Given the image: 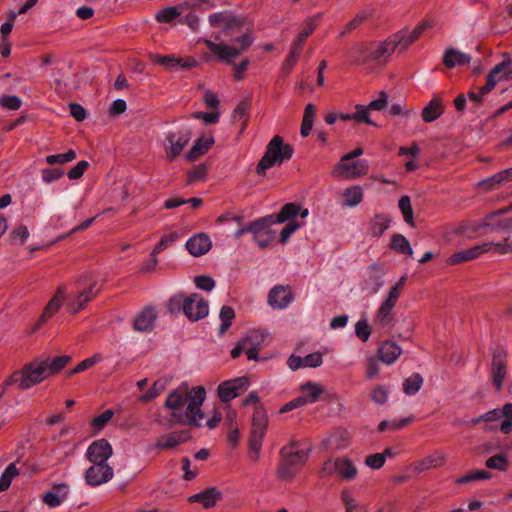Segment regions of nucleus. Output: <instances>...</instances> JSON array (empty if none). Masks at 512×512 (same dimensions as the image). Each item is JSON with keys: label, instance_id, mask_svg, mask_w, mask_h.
Here are the masks:
<instances>
[{"label": "nucleus", "instance_id": "39448f33", "mask_svg": "<svg viewBox=\"0 0 512 512\" xmlns=\"http://www.w3.org/2000/svg\"><path fill=\"white\" fill-rule=\"evenodd\" d=\"M207 48L217 56L220 62L231 64L232 60L246 51L253 43L250 32L243 33L240 37L232 40V44H217L211 40H204Z\"/></svg>", "mask_w": 512, "mask_h": 512}, {"label": "nucleus", "instance_id": "de8ad7c7", "mask_svg": "<svg viewBox=\"0 0 512 512\" xmlns=\"http://www.w3.org/2000/svg\"><path fill=\"white\" fill-rule=\"evenodd\" d=\"M19 474L15 463H10L0 477V492L6 491L13 480Z\"/></svg>", "mask_w": 512, "mask_h": 512}, {"label": "nucleus", "instance_id": "052dcab7", "mask_svg": "<svg viewBox=\"0 0 512 512\" xmlns=\"http://www.w3.org/2000/svg\"><path fill=\"white\" fill-rule=\"evenodd\" d=\"M275 238V231L269 227L265 231L261 232L257 236L253 238V240L256 242V244L261 248L264 249L268 247L272 241Z\"/></svg>", "mask_w": 512, "mask_h": 512}, {"label": "nucleus", "instance_id": "4c0bfd02", "mask_svg": "<svg viewBox=\"0 0 512 512\" xmlns=\"http://www.w3.org/2000/svg\"><path fill=\"white\" fill-rule=\"evenodd\" d=\"M443 105L439 98H433L422 111V119L430 123L438 119L443 114Z\"/></svg>", "mask_w": 512, "mask_h": 512}, {"label": "nucleus", "instance_id": "5701e85b", "mask_svg": "<svg viewBox=\"0 0 512 512\" xmlns=\"http://www.w3.org/2000/svg\"><path fill=\"white\" fill-rule=\"evenodd\" d=\"M68 491V485L65 483L54 484L50 491L43 494L42 501L49 508H56L67 498Z\"/></svg>", "mask_w": 512, "mask_h": 512}, {"label": "nucleus", "instance_id": "bb28decb", "mask_svg": "<svg viewBox=\"0 0 512 512\" xmlns=\"http://www.w3.org/2000/svg\"><path fill=\"white\" fill-rule=\"evenodd\" d=\"M321 18L322 13H318L314 16L308 17L304 22V28L292 42L291 47L296 50L302 51L306 39L315 30Z\"/></svg>", "mask_w": 512, "mask_h": 512}, {"label": "nucleus", "instance_id": "4468645a", "mask_svg": "<svg viewBox=\"0 0 512 512\" xmlns=\"http://www.w3.org/2000/svg\"><path fill=\"white\" fill-rule=\"evenodd\" d=\"M506 373V354L502 349H496L491 362V378L497 391L502 389Z\"/></svg>", "mask_w": 512, "mask_h": 512}, {"label": "nucleus", "instance_id": "f03ea898", "mask_svg": "<svg viewBox=\"0 0 512 512\" xmlns=\"http://www.w3.org/2000/svg\"><path fill=\"white\" fill-rule=\"evenodd\" d=\"M170 314L183 313L190 321H198L208 315V303L198 293L185 295L178 293L172 296L167 303Z\"/></svg>", "mask_w": 512, "mask_h": 512}, {"label": "nucleus", "instance_id": "f8f14e48", "mask_svg": "<svg viewBox=\"0 0 512 512\" xmlns=\"http://www.w3.org/2000/svg\"><path fill=\"white\" fill-rule=\"evenodd\" d=\"M113 476V468L108 463H92L84 478L89 486L96 487L109 482Z\"/></svg>", "mask_w": 512, "mask_h": 512}, {"label": "nucleus", "instance_id": "f257e3e1", "mask_svg": "<svg viewBox=\"0 0 512 512\" xmlns=\"http://www.w3.org/2000/svg\"><path fill=\"white\" fill-rule=\"evenodd\" d=\"M205 397L206 391L203 386L189 390L187 384H183L168 394L165 406L171 410V416L176 423H189L201 427L200 421L204 418L201 406Z\"/></svg>", "mask_w": 512, "mask_h": 512}, {"label": "nucleus", "instance_id": "49530a36", "mask_svg": "<svg viewBox=\"0 0 512 512\" xmlns=\"http://www.w3.org/2000/svg\"><path fill=\"white\" fill-rule=\"evenodd\" d=\"M391 248L408 256L413 255V249L409 241L401 234H395L392 238Z\"/></svg>", "mask_w": 512, "mask_h": 512}, {"label": "nucleus", "instance_id": "37998d69", "mask_svg": "<svg viewBox=\"0 0 512 512\" xmlns=\"http://www.w3.org/2000/svg\"><path fill=\"white\" fill-rule=\"evenodd\" d=\"M71 357L69 355H62L50 360L49 358L43 360L49 375H54L60 372L69 362Z\"/></svg>", "mask_w": 512, "mask_h": 512}, {"label": "nucleus", "instance_id": "2f4dec72", "mask_svg": "<svg viewBox=\"0 0 512 512\" xmlns=\"http://www.w3.org/2000/svg\"><path fill=\"white\" fill-rule=\"evenodd\" d=\"M509 181H512V168L505 169L489 178L482 180L479 182V188L484 192H488Z\"/></svg>", "mask_w": 512, "mask_h": 512}, {"label": "nucleus", "instance_id": "cd10ccee", "mask_svg": "<svg viewBox=\"0 0 512 512\" xmlns=\"http://www.w3.org/2000/svg\"><path fill=\"white\" fill-rule=\"evenodd\" d=\"M222 497V493L216 488L211 487L200 493L194 494L189 497V502H198L206 509L212 508L216 505L217 501Z\"/></svg>", "mask_w": 512, "mask_h": 512}, {"label": "nucleus", "instance_id": "79ce46f5", "mask_svg": "<svg viewBox=\"0 0 512 512\" xmlns=\"http://www.w3.org/2000/svg\"><path fill=\"white\" fill-rule=\"evenodd\" d=\"M274 222V215H267L261 218L256 219L253 222H250L249 225V233L252 234L253 238L260 234L261 232L265 231L269 227H271Z\"/></svg>", "mask_w": 512, "mask_h": 512}, {"label": "nucleus", "instance_id": "e2e57ef3", "mask_svg": "<svg viewBox=\"0 0 512 512\" xmlns=\"http://www.w3.org/2000/svg\"><path fill=\"white\" fill-rule=\"evenodd\" d=\"M113 415L114 412L112 410H105L102 414L98 415L93 419V421L91 422V426L97 431H99L107 425V423L111 420Z\"/></svg>", "mask_w": 512, "mask_h": 512}, {"label": "nucleus", "instance_id": "a211bd4d", "mask_svg": "<svg viewBox=\"0 0 512 512\" xmlns=\"http://www.w3.org/2000/svg\"><path fill=\"white\" fill-rule=\"evenodd\" d=\"M293 300V294L289 287L278 285L272 288L268 294V303L272 308L284 309Z\"/></svg>", "mask_w": 512, "mask_h": 512}, {"label": "nucleus", "instance_id": "3c124183", "mask_svg": "<svg viewBox=\"0 0 512 512\" xmlns=\"http://www.w3.org/2000/svg\"><path fill=\"white\" fill-rule=\"evenodd\" d=\"M485 465L489 469H495L499 471H506L508 469V459L504 454H497L488 458Z\"/></svg>", "mask_w": 512, "mask_h": 512}, {"label": "nucleus", "instance_id": "1a4fd4ad", "mask_svg": "<svg viewBox=\"0 0 512 512\" xmlns=\"http://www.w3.org/2000/svg\"><path fill=\"white\" fill-rule=\"evenodd\" d=\"M88 283V287L80 291L75 299L69 302L68 309L71 313L76 314L82 310L87 303H89L98 293L99 289L95 290L96 281L91 280L89 274H83L77 280V285L82 286Z\"/></svg>", "mask_w": 512, "mask_h": 512}, {"label": "nucleus", "instance_id": "b1692460", "mask_svg": "<svg viewBox=\"0 0 512 512\" xmlns=\"http://www.w3.org/2000/svg\"><path fill=\"white\" fill-rule=\"evenodd\" d=\"M386 273L385 266L379 263H373L368 267V279L365 280L366 287H369L371 293L375 294L383 286V277Z\"/></svg>", "mask_w": 512, "mask_h": 512}, {"label": "nucleus", "instance_id": "774afa93", "mask_svg": "<svg viewBox=\"0 0 512 512\" xmlns=\"http://www.w3.org/2000/svg\"><path fill=\"white\" fill-rule=\"evenodd\" d=\"M63 175V170L61 168H46L41 171L42 179L45 183H51Z\"/></svg>", "mask_w": 512, "mask_h": 512}, {"label": "nucleus", "instance_id": "2eb2a0df", "mask_svg": "<svg viewBox=\"0 0 512 512\" xmlns=\"http://www.w3.org/2000/svg\"><path fill=\"white\" fill-rule=\"evenodd\" d=\"M112 454V446L106 439L102 438L89 445L86 451V458L91 463H107Z\"/></svg>", "mask_w": 512, "mask_h": 512}, {"label": "nucleus", "instance_id": "dca6fc26", "mask_svg": "<svg viewBox=\"0 0 512 512\" xmlns=\"http://www.w3.org/2000/svg\"><path fill=\"white\" fill-rule=\"evenodd\" d=\"M350 161L351 160H344V157H342L335 167V175L345 179H353L366 174L367 166L363 161H355L351 163Z\"/></svg>", "mask_w": 512, "mask_h": 512}, {"label": "nucleus", "instance_id": "ddd939ff", "mask_svg": "<svg viewBox=\"0 0 512 512\" xmlns=\"http://www.w3.org/2000/svg\"><path fill=\"white\" fill-rule=\"evenodd\" d=\"M432 25L431 21H424L417 25L412 31L403 29L392 34L397 50L400 52L405 51L423 34L426 29L431 28Z\"/></svg>", "mask_w": 512, "mask_h": 512}, {"label": "nucleus", "instance_id": "603ef678", "mask_svg": "<svg viewBox=\"0 0 512 512\" xmlns=\"http://www.w3.org/2000/svg\"><path fill=\"white\" fill-rule=\"evenodd\" d=\"M242 342H245V346L254 347V348H260L262 343L265 340V334L264 332L260 330H253L250 331L245 337H243Z\"/></svg>", "mask_w": 512, "mask_h": 512}, {"label": "nucleus", "instance_id": "680f3d73", "mask_svg": "<svg viewBox=\"0 0 512 512\" xmlns=\"http://www.w3.org/2000/svg\"><path fill=\"white\" fill-rule=\"evenodd\" d=\"M352 52L357 54L355 57V62L357 64H362L371 60V47L368 48L366 45L357 44L352 48Z\"/></svg>", "mask_w": 512, "mask_h": 512}, {"label": "nucleus", "instance_id": "13d9d810", "mask_svg": "<svg viewBox=\"0 0 512 512\" xmlns=\"http://www.w3.org/2000/svg\"><path fill=\"white\" fill-rule=\"evenodd\" d=\"M355 108H356V112L352 113L353 120H355L356 122H359V123L363 122V123H366L369 125H375L370 118V114H369L370 109L368 106L357 104L355 106Z\"/></svg>", "mask_w": 512, "mask_h": 512}, {"label": "nucleus", "instance_id": "c9c22d12", "mask_svg": "<svg viewBox=\"0 0 512 512\" xmlns=\"http://www.w3.org/2000/svg\"><path fill=\"white\" fill-rule=\"evenodd\" d=\"M186 7V3L179 4L177 6H170L159 10L155 19L159 23H172L176 18L182 15Z\"/></svg>", "mask_w": 512, "mask_h": 512}, {"label": "nucleus", "instance_id": "f3484780", "mask_svg": "<svg viewBox=\"0 0 512 512\" xmlns=\"http://www.w3.org/2000/svg\"><path fill=\"white\" fill-rule=\"evenodd\" d=\"M502 417L505 419L500 425V430L504 434H509L512 431V403H506L501 409H493L482 414L484 422L497 421Z\"/></svg>", "mask_w": 512, "mask_h": 512}, {"label": "nucleus", "instance_id": "864d4df0", "mask_svg": "<svg viewBox=\"0 0 512 512\" xmlns=\"http://www.w3.org/2000/svg\"><path fill=\"white\" fill-rule=\"evenodd\" d=\"M101 360H102V356L100 354H95L92 357H89V358L81 361L75 368L71 369L68 372V376H72L74 374L83 372V371L93 367L94 365L99 363Z\"/></svg>", "mask_w": 512, "mask_h": 512}, {"label": "nucleus", "instance_id": "09e8293b", "mask_svg": "<svg viewBox=\"0 0 512 512\" xmlns=\"http://www.w3.org/2000/svg\"><path fill=\"white\" fill-rule=\"evenodd\" d=\"M221 325L219 328V333L223 334L227 331V329L231 326L233 319L235 318L234 309L230 306H223L220 310Z\"/></svg>", "mask_w": 512, "mask_h": 512}, {"label": "nucleus", "instance_id": "412c9836", "mask_svg": "<svg viewBox=\"0 0 512 512\" xmlns=\"http://www.w3.org/2000/svg\"><path fill=\"white\" fill-rule=\"evenodd\" d=\"M212 247L210 237L205 233H198L189 238L186 242V249L194 257L206 254Z\"/></svg>", "mask_w": 512, "mask_h": 512}, {"label": "nucleus", "instance_id": "6e6552de", "mask_svg": "<svg viewBox=\"0 0 512 512\" xmlns=\"http://www.w3.org/2000/svg\"><path fill=\"white\" fill-rule=\"evenodd\" d=\"M492 248L500 254L512 253V244L508 243L507 240L499 243L489 242L456 252L452 254L446 262L449 265H457L462 262L476 259L480 255L490 251Z\"/></svg>", "mask_w": 512, "mask_h": 512}, {"label": "nucleus", "instance_id": "72a5a7b5", "mask_svg": "<svg viewBox=\"0 0 512 512\" xmlns=\"http://www.w3.org/2000/svg\"><path fill=\"white\" fill-rule=\"evenodd\" d=\"M470 60L471 57L468 54H465L454 48L446 49L445 54L443 56V63L449 69H452L456 66L468 64Z\"/></svg>", "mask_w": 512, "mask_h": 512}, {"label": "nucleus", "instance_id": "bf43d9fd", "mask_svg": "<svg viewBox=\"0 0 512 512\" xmlns=\"http://www.w3.org/2000/svg\"><path fill=\"white\" fill-rule=\"evenodd\" d=\"M370 14L366 11L359 12L354 19H352L344 28V30L340 33V37H344L346 34H349L354 29H356L359 25H361Z\"/></svg>", "mask_w": 512, "mask_h": 512}, {"label": "nucleus", "instance_id": "338daca9", "mask_svg": "<svg viewBox=\"0 0 512 512\" xmlns=\"http://www.w3.org/2000/svg\"><path fill=\"white\" fill-rule=\"evenodd\" d=\"M88 167L89 163L85 160H81L68 171L67 176L71 180H77L83 176Z\"/></svg>", "mask_w": 512, "mask_h": 512}, {"label": "nucleus", "instance_id": "7ed1b4c3", "mask_svg": "<svg viewBox=\"0 0 512 512\" xmlns=\"http://www.w3.org/2000/svg\"><path fill=\"white\" fill-rule=\"evenodd\" d=\"M49 376L45 363L34 361L24 365L21 371L14 372L4 381V385L18 384L21 390H26L39 384Z\"/></svg>", "mask_w": 512, "mask_h": 512}, {"label": "nucleus", "instance_id": "69168bd1", "mask_svg": "<svg viewBox=\"0 0 512 512\" xmlns=\"http://www.w3.org/2000/svg\"><path fill=\"white\" fill-rule=\"evenodd\" d=\"M355 334L363 342L368 341V339H369V337L371 335V330H370V327L368 325L367 320L362 319V320H359L356 323V325H355Z\"/></svg>", "mask_w": 512, "mask_h": 512}, {"label": "nucleus", "instance_id": "f704fd0d", "mask_svg": "<svg viewBox=\"0 0 512 512\" xmlns=\"http://www.w3.org/2000/svg\"><path fill=\"white\" fill-rule=\"evenodd\" d=\"M214 139L212 136H202L196 140L192 148L186 154V158L189 161H195L201 155L206 153L209 148L213 145Z\"/></svg>", "mask_w": 512, "mask_h": 512}, {"label": "nucleus", "instance_id": "20e7f679", "mask_svg": "<svg viewBox=\"0 0 512 512\" xmlns=\"http://www.w3.org/2000/svg\"><path fill=\"white\" fill-rule=\"evenodd\" d=\"M292 155L293 147L290 144H284L282 137L279 135L274 136L266 146V151L257 164V174L264 176L267 169L289 160Z\"/></svg>", "mask_w": 512, "mask_h": 512}, {"label": "nucleus", "instance_id": "0e129e2a", "mask_svg": "<svg viewBox=\"0 0 512 512\" xmlns=\"http://www.w3.org/2000/svg\"><path fill=\"white\" fill-rule=\"evenodd\" d=\"M29 237L28 228L25 225H18L11 231V239L23 245Z\"/></svg>", "mask_w": 512, "mask_h": 512}, {"label": "nucleus", "instance_id": "423d86ee", "mask_svg": "<svg viewBox=\"0 0 512 512\" xmlns=\"http://www.w3.org/2000/svg\"><path fill=\"white\" fill-rule=\"evenodd\" d=\"M281 464L278 468V476L282 480H290L304 466L308 459L307 451L296 449V443L284 446L281 451Z\"/></svg>", "mask_w": 512, "mask_h": 512}, {"label": "nucleus", "instance_id": "0eeeda50", "mask_svg": "<svg viewBox=\"0 0 512 512\" xmlns=\"http://www.w3.org/2000/svg\"><path fill=\"white\" fill-rule=\"evenodd\" d=\"M267 424L268 420L265 411L261 407H256L253 414L248 451V457L253 462L259 460Z\"/></svg>", "mask_w": 512, "mask_h": 512}, {"label": "nucleus", "instance_id": "4d7b16f0", "mask_svg": "<svg viewBox=\"0 0 512 512\" xmlns=\"http://www.w3.org/2000/svg\"><path fill=\"white\" fill-rule=\"evenodd\" d=\"M179 237L180 235L177 232L164 235L153 249V255H158L160 252L170 247Z\"/></svg>", "mask_w": 512, "mask_h": 512}, {"label": "nucleus", "instance_id": "393cba45", "mask_svg": "<svg viewBox=\"0 0 512 512\" xmlns=\"http://www.w3.org/2000/svg\"><path fill=\"white\" fill-rule=\"evenodd\" d=\"M65 299V288L64 286H59L54 297L48 302L46 305L40 319L38 320L35 328H39V326L50 319L62 306V303Z\"/></svg>", "mask_w": 512, "mask_h": 512}, {"label": "nucleus", "instance_id": "c85d7f7f", "mask_svg": "<svg viewBox=\"0 0 512 512\" xmlns=\"http://www.w3.org/2000/svg\"><path fill=\"white\" fill-rule=\"evenodd\" d=\"M396 50L397 47L391 35L381 43L371 44V60H386Z\"/></svg>", "mask_w": 512, "mask_h": 512}, {"label": "nucleus", "instance_id": "6e6d98bb", "mask_svg": "<svg viewBox=\"0 0 512 512\" xmlns=\"http://www.w3.org/2000/svg\"><path fill=\"white\" fill-rule=\"evenodd\" d=\"M75 159H76L75 151L69 150L66 153H62V154L48 155L46 157V162L49 165H55V164H64L67 162H71Z\"/></svg>", "mask_w": 512, "mask_h": 512}, {"label": "nucleus", "instance_id": "4be33fe9", "mask_svg": "<svg viewBox=\"0 0 512 512\" xmlns=\"http://www.w3.org/2000/svg\"><path fill=\"white\" fill-rule=\"evenodd\" d=\"M209 22L213 27L224 24L223 32L226 34H229L231 31L240 32L242 28V22L236 17L228 15L226 12L211 14L209 16Z\"/></svg>", "mask_w": 512, "mask_h": 512}, {"label": "nucleus", "instance_id": "ea45409f", "mask_svg": "<svg viewBox=\"0 0 512 512\" xmlns=\"http://www.w3.org/2000/svg\"><path fill=\"white\" fill-rule=\"evenodd\" d=\"M300 390L302 392V396L306 398L307 403L316 402L321 396V394L324 392L323 386L311 381H308L305 384L301 385Z\"/></svg>", "mask_w": 512, "mask_h": 512}, {"label": "nucleus", "instance_id": "6ab92c4d", "mask_svg": "<svg viewBox=\"0 0 512 512\" xmlns=\"http://www.w3.org/2000/svg\"><path fill=\"white\" fill-rule=\"evenodd\" d=\"M398 299L395 296L387 295L386 299L380 305L376 316L375 322L381 327H387L391 325L394 320V307L397 303Z\"/></svg>", "mask_w": 512, "mask_h": 512}, {"label": "nucleus", "instance_id": "a19ab883", "mask_svg": "<svg viewBox=\"0 0 512 512\" xmlns=\"http://www.w3.org/2000/svg\"><path fill=\"white\" fill-rule=\"evenodd\" d=\"M390 218L385 214H376L370 222V232L374 237H380L388 229Z\"/></svg>", "mask_w": 512, "mask_h": 512}, {"label": "nucleus", "instance_id": "58836bf2", "mask_svg": "<svg viewBox=\"0 0 512 512\" xmlns=\"http://www.w3.org/2000/svg\"><path fill=\"white\" fill-rule=\"evenodd\" d=\"M357 468L351 460L347 458H337L336 474L345 480H352L357 475Z\"/></svg>", "mask_w": 512, "mask_h": 512}, {"label": "nucleus", "instance_id": "8fccbe9b", "mask_svg": "<svg viewBox=\"0 0 512 512\" xmlns=\"http://www.w3.org/2000/svg\"><path fill=\"white\" fill-rule=\"evenodd\" d=\"M398 206L400 211L403 214L404 220L407 224L414 227V217H413V209L411 206V201L408 196H402L399 199Z\"/></svg>", "mask_w": 512, "mask_h": 512}, {"label": "nucleus", "instance_id": "9d476101", "mask_svg": "<svg viewBox=\"0 0 512 512\" xmlns=\"http://www.w3.org/2000/svg\"><path fill=\"white\" fill-rule=\"evenodd\" d=\"M191 132L189 130H181L177 132H168L165 137L164 149L167 159L173 161L189 143Z\"/></svg>", "mask_w": 512, "mask_h": 512}, {"label": "nucleus", "instance_id": "9b49d317", "mask_svg": "<svg viewBox=\"0 0 512 512\" xmlns=\"http://www.w3.org/2000/svg\"><path fill=\"white\" fill-rule=\"evenodd\" d=\"M249 387V379L245 376L222 382L218 388V397L222 402H229L238 397Z\"/></svg>", "mask_w": 512, "mask_h": 512}, {"label": "nucleus", "instance_id": "aec40b11", "mask_svg": "<svg viewBox=\"0 0 512 512\" xmlns=\"http://www.w3.org/2000/svg\"><path fill=\"white\" fill-rule=\"evenodd\" d=\"M510 64L511 60L510 58H507L493 67L487 75L486 84L481 87L482 95H486L491 92L498 82L505 79L506 70L510 67Z\"/></svg>", "mask_w": 512, "mask_h": 512}, {"label": "nucleus", "instance_id": "5fc2aeb1", "mask_svg": "<svg viewBox=\"0 0 512 512\" xmlns=\"http://www.w3.org/2000/svg\"><path fill=\"white\" fill-rule=\"evenodd\" d=\"M491 473L485 470H476L456 480L457 484H465L472 481L486 480L491 478Z\"/></svg>", "mask_w": 512, "mask_h": 512}, {"label": "nucleus", "instance_id": "473e14b6", "mask_svg": "<svg viewBox=\"0 0 512 512\" xmlns=\"http://www.w3.org/2000/svg\"><path fill=\"white\" fill-rule=\"evenodd\" d=\"M189 438L190 434L188 431L171 432L161 436L157 440L156 446L161 449H171L186 442Z\"/></svg>", "mask_w": 512, "mask_h": 512}, {"label": "nucleus", "instance_id": "7c9ffc66", "mask_svg": "<svg viewBox=\"0 0 512 512\" xmlns=\"http://www.w3.org/2000/svg\"><path fill=\"white\" fill-rule=\"evenodd\" d=\"M300 214L302 218L308 215V209L301 210V206L297 203L285 204L277 215H274V222L284 223L286 221H294L293 218Z\"/></svg>", "mask_w": 512, "mask_h": 512}, {"label": "nucleus", "instance_id": "c756f323", "mask_svg": "<svg viewBox=\"0 0 512 512\" xmlns=\"http://www.w3.org/2000/svg\"><path fill=\"white\" fill-rule=\"evenodd\" d=\"M401 353V347L393 341H385L378 348L379 359L387 365L393 364Z\"/></svg>", "mask_w": 512, "mask_h": 512}, {"label": "nucleus", "instance_id": "e433bc0d", "mask_svg": "<svg viewBox=\"0 0 512 512\" xmlns=\"http://www.w3.org/2000/svg\"><path fill=\"white\" fill-rule=\"evenodd\" d=\"M445 462L446 458L444 455L440 453H434L416 462L414 469L418 472H423L432 468L441 467Z\"/></svg>", "mask_w": 512, "mask_h": 512}, {"label": "nucleus", "instance_id": "a18cd8bd", "mask_svg": "<svg viewBox=\"0 0 512 512\" xmlns=\"http://www.w3.org/2000/svg\"><path fill=\"white\" fill-rule=\"evenodd\" d=\"M363 199V192L359 186H354L346 189L343 193V205L354 207L361 203Z\"/></svg>", "mask_w": 512, "mask_h": 512}, {"label": "nucleus", "instance_id": "a878e982", "mask_svg": "<svg viewBox=\"0 0 512 512\" xmlns=\"http://www.w3.org/2000/svg\"><path fill=\"white\" fill-rule=\"evenodd\" d=\"M156 317L153 307H145L134 319L133 327L139 332H149L153 329Z\"/></svg>", "mask_w": 512, "mask_h": 512}, {"label": "nucleus", "instance_id": "c03bdc74", "mask_svg": "<svg viewBox=\"0 0 512 512\" xmlns=\"http://www.w3.org/2000/svg\"><path fill=\"white\" fill-rule=\"evenodd\" d=\"M423 377L419 373H413L403 382V391L405 394L415 395L423 385Z\"/></svg>", "mask_w": 512, "mask_h": 512}]
</instances>
